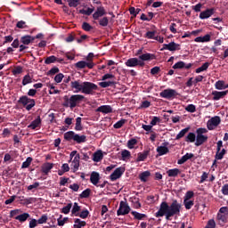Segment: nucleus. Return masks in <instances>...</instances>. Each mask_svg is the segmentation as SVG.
I'll return each instance as SVG.
<instances>
[{"label": "nucleus", "instance_id": "obj_1", "mask_svg": "<svg viewBox=\"0 0 228 228\" xmlns=\"http://www.w3.org/2000/svg\"><path fill=\"white\" fill-rule=\"evenodd\" d=\"M182 208L183 206L177 200H174L170 205L167 201H163L155 216L156 218L166 216V220H170L172 216H181Z\"/></svg>", "mask_w": 228, "mask_h": 228}, {"label": "nucleus", "instance_id": "obj_2", "mask_svg": "<svg viewBox=\"0 0 228 228\" xmlns=\"http://www.w3.org/2000/svg\"><path fill=\"white\" fill-rule=\"evenodd\" d=\"M71 90H75V94H85V95H95V92L99 90L96 84L88 81H81L80 79L70 82Z\"/></svg>", "mask_w": 228, "mask_h": 228}, {"label": "nucleus", "instance_id": "obj_3", "mask_svg": "<svg viewBox=\"0 0 228 228\" xmlns=\"http://www.w3.org/2000/svg\"><path fill=\"white\" fill-rule=\"evenodd\" d=\"M63 99L64 102L62 106H64V108H70V110H74V108L85 101V95L72 94L69 98L66 95Z\"/></svg>", "mask_w": 228, "mask_h": 228}, {"label": "nucleus", "instance_id": "obj_4", "mask_svg": "<svg viewBox=\"0 0 228 228\" xmlns=\"http://www.w3.org/2000/svg\"><path fill=\"white\" fill-rule=\"evenodd\" d=\"M64 140L67 142L73 140L76 143H85L86 142V135H79L74 131H69L64 134Z\"/></svg>", "mask_w": 228, "mask_h": 228}, {"label": "nucleus", "instance_id": "obj_5", "mask_svg": "<svg viewBox=\"0 0 228 228\" xmlns=\"http://www.w3.org/2000/svg\"><path fill=\"white\" fill-rule=\"evenodd\" d=\"M18 103L22 104V106L26 108L27 111H31V110H33V108H35L37 104L35 99H31L27 95H22L21 97H20V99L18 100Z\"/></svg>", "mask_w": 228, "mask_h": 228}, {"label": "nucleus", "instance_id": "obj_6", "mask_svg": "<svg viewBox=\"0 0 228 228\" xmlns=\"http://www.w3.org/2000/svg\"><path fill=\"white\" fill-rule=\"evenodd\" d=\"M131 213V207L127 204V201H121L119 204V208L117 210L118 216H124L126 215H129Z\"/></svg>", "mask_w": 228, "mask_h": 228}, {"label": "nucleus", "instance_id": "obj_7", "mask_svg": "<svg viewBox=\"0 0 228 228\" xmlns=\"http://www.w3.org/2000/svg\"><path fill=\"white\" fill-rule=\"evenodd\" d=\"M177 95H179V94L175 89H165L159 94V96L162 97V99L168 100L174 99L175 97H177Z\"/></svg>", "mask_w": 228, "mask_h": 228}, {"label": "nucleus", "instance_id": "obj_8", "mask_svg": "<svg viewBox=\"0 0 228 228\" xmlns=\"http://www.w3.org/2000/svg\"><path fill=\"white\" fill-rule=\"evenodd\" d=\"M220 122H222V119L219 116H215L212 118H210L207 123V127L208 131H213L215 127H218L220 126Z\"/></svg>", "mask_w": 228, "mask_h": 228}, {"label": "nucleus", "instance_id": "obj_9", "mask_svg": "<svg viewBox=\"0 0 228 228\" xmlns=\"http://www.w3.org/2000/svg\"><path fill=\"white\" fill-rule=\"evenodd\" d=\"M126 67H145V62L138 60V58H130L126 62Z\"/></svg>", "mask_w": 228, "mask_h": 228}, {"label": "nucleus", "instance_id": "obj_10", "mask_svg": "<svg viewBox=\"0 0 228 228\" xmlns=\"http://www.w3.org/2000/svg\"><path fill=\"white\" fill-rule=\"evenodd\" d=\"M181 51V45L175 42H170L169 44H164L160 51Z\"/></svg>", "mask_w": 228, "mask_h": 228}, {"label": "nucleus", "instance_id": "obj_11", "mask_svg": "<svg viewBox=\"0 0 228 228\" xmlns=\"http://www.w3.org/2000/svg\"><path fill=\"white\" fill-rule=\"evenodd\" d=\"M124 172H126V169L124 167L116 168L110 176V181H117V179H120V177H122V175H124Z\"/></svg>", "mask_w": 228, "mask_h": 228}, {"label": "nucleus", "instance_id": "obj_12", "mask_svg": "<svg viewBox=\"0 0 228 228\" xmlns=\"http://www.w3.org/2000/svg\"><path fill=\"white\" fill-rule=\"evenodd\" d=\"M53 168H54V164L51 162H45L41 167V172L43 175H49V173L51 172V170H53Z\"/></svg>", "mask_w": 228, "mask_h": 228}, {"label": "nucleus", "instance_id": "obj_13", "mask_svg": "<svg viewBox=\"0 0 228 228\" xmlns=\"http://www.w3.org/2000/svg\"><path fill=\"white\" fill-rule=\"evenodd\" d=\"M106 9L103 6H99L96 9V12L93 14V19L94 20H99L100 17H104L106 15Z\"/></svg>", "mask_w": 228, "mask_h": 228}, {"label": "nucleus", "instance_id": "obj_14", "mask_svg": "<svg viewBox=\"0 0 228 228\" xmlns=\"http://www.w3.org/2000/svg\"><path fill=\"white\" fill-rule=\"evenodd\" d=\"M212 15H215V8L207 9L200 13V19L204 20L205 19H209Z\"/></svg>", "mask_w": 228, "mask_h": 228}, {"label": "nucleus", "instance_id": "obj_15", "mask_svg": "<svg viewBox=\"0 0 228 228\" xmlns=\"http://www.w3.org/2000/svg\"><path fill=\"white\" fill-rule=\"evenodd\" d=\"M163 146L157 147V152L159 156H165V154H168L170 152V150H168V142H163Z\"/></svg>", "mask_w": 228, "mask_h": 228}, {"label": "nucleus", "instance_id": "obj_16", "mask_svg": "<svg viewBox=\"0 0 228 228\" xmlns=\"http://www.w3.org/2000/svg\"><path fill=\"white\" fill-rule=\"evenodd\" d=\"M228 91H213L212 95H213V101H220V99H224L225 95H227Z\"/></svg>", "mask_w": 228, "mask_h": 228}, {"label": "nucleus", "instance_id": "obj_17", "mask_svg": "<svg viewBox=\"0 0 228 228\" xmlns=\"http://www.w3.org/2000/svg\"><path fill=\"white\" fill-rule=\"evenodd\" d=\"M151 60H156V55L153 53H143L139 55V61H151Z\"/></svg>", "mask_w": 228, "mask_h": 228}, {"label": "nucleus", "instance_id": "obj_18", "mask_svg": "<svg viewBox=\"0 0 228 228\" xmlns=\"http://www.w3.org/2000/svg\"><path fill=\"white\" fill-rule=\"evenodd\" d=\"M20 42H21V44H23V45H29V44L35 42V37L33 36H29V35L22 36L20 37Z\"/></svg>", "mask_w": 228, "mask_h": 228}, {"label": "nucleus", "instance_id": "obj_19", "mask_svg": "<svg viewBox=\"0 0 228 228\" xmlns=\"http://www.w3.org/2000/svg\"><path fill=\"white\" fill-rule=\"evenodd\" d=\"M149 154H151V148L144 150L142 152H139L136 161H145Z\"/></svg>", "mask_w": 228, "mask_h": 228}, {"label": "nucleus", "instance_id": "obj_20", "mask_svg": "<svg viewBox=\"0 0 228 228\" xmlns=\"http://www.w3.org/2000/svg\"><path fill=\"white\" fill-rule=\"evenodd\" d=\"M100 179H101V175H99V173L95 171L91 173L90 181L92 184H94V186H97V184H99Z\"/></svg>", "mask_w": 228, "mask_h": 228}, {"label": "nucleus", "instance_id": "obj_21", "mask_svg": "<svg viewBox=\"0 0 228 228\" xmlns=\"http://www.w3.org/2000/svg\"><path fill=\"white\" fill-rule=\"evenodd\" d=\"M96 111L100 113H113V108H111L110 105H102L97 108Z\"/></svg>", "mask_w": 228, "mask_h": 228}, {"label": "nucleus", "instance_id": "obj_22", "mask_svg": "<svg viewBox=\"0 0 228 228\" xmlns=\"http://www.w3.org/2000/svg\"><path fill=\"white\" fill-rule=\"evenodd\" d=\"M41 124H42V118H40V116H37V118L35 120H33L31 124L28 126V128L35 130L37 129V127H40Z\"/></svg>", "mask_w": 228, "mask_h": 228}, {"label": "nucleus", "instance_id": "obj_23", "mask_svg": "<svg viewBox=\"0 0 228 228\" xmlns=\"http://www.w3.org/2000/svg\"><path fill=\"white\" fill-rule=\"evenodd\" d=\"M206 142H208V135H196V147H200V145H203Z\"/></svg>", "mask_w": 228, "mask_h": 228}, {"label": "nucleus", "instance_id": "obj_24", "mask_svg": "<svg viewBox=\"0 0 228 228\" xmlns=\"http://www.w3.org/2000/svg\"><path fill=\"white\" fill-rule=\"evenodd\" d=\"M191 158H195V155L193 153H186L180 159H178L177 164L184 165V163H186L188 159H191Z\"/></svg>", "mask_w": 228, "mask_h": 228}, {"label": "nucleus", "instance_id": "obj_25", "mask_svg": "<svg viewBox=\"0 0 228 228\" xmlns=\"http://www.w3.org/2000/svg\"><path fill=\"white\" fill-rule=\"evenodd\" d=\"M104 155L102 154V151H97L93 155V161L95 163H99V161H102Z\"/></svg>", "mask_w": 228, "mask_h": 228}, {"label": "nucleus", "instance_id": "obj_26", "mask_svg": "<svg viewBox=\"0 0 228 228\" xmlns=\"http://www.w3.org/2000/svg\"><path fill=\"white\" fill-rule=\"evenodd\" d=\"M197 139V135L193 132H190L187 136H185L184 142L187 143H193L195 142V140Z\"/></svg>", "mask_w": 228, "mask_h": 228}, {"label": "nucleus", "instance_id": "obj_27", "mask_svg": "<svg viewBox=\"0 0 228 228\" xmlns=\"http://www.w3.org/2000/svg\"><path fill=\"white\" fill-rule=\"evenodd\" d=\"M156 33H158L156 30H148L144 35V38H148V40L158 39V37H156Z\"/></svg>", "mask_w": 228, "mask_h": 228}, {"label": "nucleus", "instance_id": "obj_28", "mask_svg": "<svg viewBox=\"0 0 228 228\" xmlns=\"http://www.w3.org/2000/svg\"><path fill=\"white\" fill-rule=\"evenodd\" d=\"M215 86L216 90H225V88H228V84L225 85V81L224 80H218L216 82Z\"/></svg>", "mask_w": 228, "mask_h": 228}, {"label": "nucleus", "instance_id": "obj_29", "mask_svg": "<svg viewBox=\"0 0 228 228\" xmlns=\"http://www.w3.org/2000/svg\"><path fill=\"white\" fill-rule=\"evenodd\" d=\"M168 177H177L179 174H181V170L179 168H173L167 171Z\"/></svg>", "mask_w": 228, "mask_h": 228}, {"label": "nucleus", "instance_id": "obj_30", "mask_svg": "<svg viewBox=\"0 0 228 228\" xmlns=\"http://www.w3.org/2000/svg\"><path fill=\"white\" fill-rule=\"evenodd\" d=\"M134 220H145V218L147 217V215L145 214H142L136 211H132L131 212Z\"/></svg>", "mask_w": 228, "mask_h": 228}, {"label": "nucleus", "instance_id": "obj_31", "mask_svg": "<svg viewBox=\"0 0 228 228\" xmlns=\"http://www.w3.org/2000/svg\"><path fill=\"white\" fill-rule=\"evenodd\" d=\"M149 177H151V171H144V172L141 173L139 175V179L142 183H147V179H149Z\"/></svg>", "mask_w": 228, "mask_h": 228}, {"label": "nucleus", "instance_id": "obj_32", "mask_svg": "<svg viewBox=\"0 0 228 228\" xmlns=\"http://www.w3.org/2000/svg\"><path fill=\"white\" fill-rule=\"evenodd\" d=\"M209 65H211V63L209 62L203 63L201 67L196 69L195 70L196 74H200V72H204L208 70V69H209Z\"/></svg>", "mask_w": 228, "mask_h": 228}, {"label": "nucleus", "instance_id": "obj_33", "mask_svg": "<svg viewBox=\"0 0 228 228\" xmlns=\"http://www.w3.org/2000/svg\"><path fill=\"white\" fill-rule=\"evenodd\" d=\"M74 222H75V224L73 225L74 228H81V227H85L86 225V222L82 221L79 218H76Z\"/></svg>", "mask_w": 228, "mask_h": 228}, {"label": "nucleus", "instance_id": "obj_34", "mask_svg": "<svg viewBox=\"0 0 228 228\" xmlns=\"http://www.w3.org/2000/svg\"><path fill=\"white\" fill-rule=\"evenodd\" d=\"M115 85H117V82L115 81H103L99 83V86H101L102 88H108V86H115Z\"/></svg>", "mask_w": 228, "mask_h": 228}, {"label": "nucleus", "instance_id": "obj_35", "mask_svg": "<svg viewBox=\"0 0 228 228\" xmlns=\"http://www.w3.org/2000/svg\"><path fill=\"white\" fill-rule=\"evenodd\" d=\"M29 218L28 213H23L15 217V220H18L19 222H26Z\"/></svg>", "mask_w": 228, "mask_h": 228}, {"label": "nucleus", "instance_id": "obj_36", "mask_svg": "<svg viewBox=\"0 0 228 228\" xmlns=\"http://www.w3.org/2000/svg\"><path fill=\"white\" fill-rule=\"evenodd\" d=\"M61 218H63V216L60 215L59 218L57 219V224L59 227H63V225L69 222V217H64L63 219Z\"/></svg>", "mask_w": 228, "mask_h": 228}, {"label": "nucleus", "instance_id": "obj_37", "mask_svg": "<svg viewBox=\"0 0 228 228\" xmlns=\"http://www.w3.org/2000/svg\"><path fill=\"white\" fill-rule=\"evenodd\" d=\"M188 131H190V127H185V128L182 129L176 135L175 140H181V138H184V136L186 135V133H188Z\"/></svg>", "mask_w": 228, "mask_h": 228}, {"label": "nucleus", "instance_id": "obj_38", "mask_svg": "<svg viewBox=\"0 0 228 228\" xmlns=\"http://www.w3.org/2000/svg\"><path fill=\"white\" fill-rule=\"evenodd\" d=\"M31 83H33V77H31L29 74L25 75L22 79L23 86H26V85H29Z\"/></svg>", "mask_w": 228, "mask_h": 228}, {"label": "nucleus", "instance_id": "obj_39", "mask_svg": "<svg viewBox=\"0 0 228 228\" xmlns=\"http://www.w3.org/2000/svg\"><path fill=\"white\" fill-rule=\"evenodd\" d=\"M219 224H227V216L225 214H217Z\"/></svg>", "mask_w": 228, "mask_h": 228}, {"label": "nucleus", "instance_id": "obj_40", "mask_svg": "<svg viewBox=\"0 0 228 228\" xmlns=\"http://www.w3.org/2000/svg\"><path fill=\"white\" fill-rule=\"evenodd\" d=\"M99 24L102 28H106L108 26V24H110V19H108V17H103L99 20Z\"/></svg>", "mask_w": 228, "mask_h": 228}, {"label": "nucleus", "instance_id": "obj_41", "mask_svg": "<svg viewBox=\"0 0 228 228\" xmlns=\"http://www.w3.org/2000/svg\"><path fill=\"white\" fill-rule=\"evenodd\" d=\"M127 120L122 118L119 121H118L116 124L113 125L114 129H120L121 127L124 126V124H126Z\"/></svg>", "mask_w": 228, "mask_h": 228}, {"label": "nucleus", "instance_id": "obj_42", "mask_svg": "<svg viewBox=\"0 0 228 228\" xmlns=\"http://www.w3.org/2000/svg\"><path fill=\"white\" fill-rule=\"evenodd\" d=\"M56 60H58V58H56V56L51 55L45 60V65H51V63H54L56 61Z\"/></svg>", "mask_w": 228, "mask_h": 228}, {"label": "nucleus", "instance_id": "obj_43", "mask_svg": "<svg viewBox=\"0 0 228 228\" xmlns=\"http://www.w3.org/2000/svg\"><path fill=\"white\" fill-rule=\"evenodd\" d=\"M121 158L123 161H126V159H129V158H131V151L124 150L123 151H121Z\"/></svg>", "mask_w": 228, "mask_h": 228}, {"label": "nucleus", "instance_id": "obj_44", "mask_svg": "<svg viewBox=\"0 0 228 228\" xmlns=\"http://www.w3.org/2000/svg\"><path fill=\"white\" fill-rule=\"evenodd\" d=\"M33 161V158L28 157L26 161H24L21 165V168H29L31 162Z\"/></svg>", "mask_w": 228, "mask_h": 228}, {"label": "nucleus", "instance_id": "obj_45", "mask_svg": "<svg viewBox=\"0 0 228 228\" xmlns=\"http://www.w3.org/2000/svg\"><path fill=\"white\" fill-rule=\"evenodd\" d=\"M225 154H227V151L223 149L221 151H219V153H216L215 159L218 160L224 159V156H225Z\"/></svg>", "mask_w": 228, "mask_h": 228}, {"label": "nucleus", "instance_id": "obj_46", "mask_svg": "<svg viewBox=\"0 0 228 228\" xmlns=\"http://www.w3.org/2000/svg\"><path fill=\"white\" fill-rule=\"evenodd\" d=\"M76 131H83V126L81 125V118H76V126H75Z\"/></svg>", "mask_w": 228, "mask_h": 228}, {"label": "nucleus", "instance_id": "obj_47", "mask_svg": "<svg viewBox=\"0 0 228 228\" xmlns=\"http://www.w3.org/2000/svg\"><path fill=\"white\" fill-rule=\"evenodd\" d=\"M92 192V190L86 189L82 191V193L79 195L80 199H88L90 197V193Z\"/></svg>", "mask_w": 228, "mask_h": 228}, {"label": "nucleus", "instance_id": "obj_48", "mask_svg": "<svg viewBox=\"0 0 228 228\" xmlns=\"http://www.w3.org/2000/svg\"><path fill=\"white\" fill-rule=\"evenodd\" d=\"M82 29H84V31H92V29H94V27L90 25V23L84 21L82 23Z\"/></svg>", "mask_w": 228, "mask_h": 228}, {"label": "nucleus", "instance_id": "obj_49", "mask_svg": "<svg viewBox=\"0 0 228 228\" xmlns=\"http://www.w3.org/2000/svg\"><path fill=\"white\" fill-rule=\"evenodd\" d=\"M70 209H72V203H69L67 206L61 208V213L64 215H69L70 213Z\"/></svg>", "mask_w": 228, "mask_h": 228}, {"label": "nucleus", "instance_id": "obj_50", "mask_svg": "<svg viewBox=\"0 0 228 228\" xmlns=\"http://www.w3.org/2000/svg\"><path fill=\"white\" fill-rule=\"evenodd\" d=\"M136 143H138V141L134 138L130 139L127 142V147L128 149H134V145H136Z\"/></svg>", "mask_w": 228, "mask_h": 228}, {"label": "nucleus", "instance_id": "obj_51", "mask_svg": "<svg viewBox=\"0 0 228 228\" xmlns=\"http://www.w3.org/2000/svg\"><path fill=\"white\" fill-rule=\"evenodd\" d=\"M16 28H18L19 29H26V28H28V25L26 24V21L20 20L16 23Z\"/></svg>", "mask_w": 228, "mask_h": 228}, {"label": "nucleus", "instance_id": "obj_52", "mask_svg": "<svg viewBox=\"0 0 228 228\" xmlns=\"http://www.w3.org/2000/svg\"><path fill=\"white\" fill-rule=\"evenodd\" d=\"M76 69H86V61H79L75 64Z\"/></svg>", "mask_w": 228, "mask_h": 228}, {"label": "nucleus", "instance_id": "obj_53", "mask_svg": "<svg viewBox=\"0 0 228 228\" xmlns=\"http://www.w3.org/2000/svg\"><path fill=\"white\" fill-rule=\"evenodd\" d=\"M185 110L189 113H195L197 111V107H195L194 104H189V105L186 106Z\"/></svg>", "mask_w": 228, "mask_h": 228}, {"label": "nucleus", "instance_id": "obj_54", "mask_svg": "<svg viewBox=\"0 0 228 228\" xmlns=\"http://www.w3.org/2000/svg\"><path fill=\"white\" fill-rule=\"evenodd\" d=\"M79 1L80 0H68L69 6L70 8H77V6L79 5Z\"/></svg>", "mask_w": 228, "mask_h": 228}, {"label": "nucleus", "instance_id": "obj_55", "mask_svg": "<svg viewBox=\"0 0 228 228\" xmlns=\"http://www.w3.org/2000/svg\"><path fill=\"white\" fill-rule=\"evenodd\" d=\"M58 72H60V69L53 67L47 72V76H54V74H58Z\"/></svg>", "mask_w": 228, "mask_h": 228}, {"label": "nucleus", "instance_id": "obj_56", "mask_svg": "<svg viewBox=\"0 0 228 228\" xmlns=\"http://www.w3.org/2000/svg\"><path fill=\"white\" fill-rule=\"evenodd\" d=\"M185 63L183 61H180L176 62L174 66L173 69H184Z\"/></svg>", "mask_w": 228, "mask_h": 228}, {"label": "nucleus", "instance_id": "obj_57", "mask_svg": "<svg viewBox=\"0 0 228 228\" xmlns=\"http://www.w3.org/2000/svg\"><path fill=\"white\" fill-rule=\"evenodd\" d=\"M216 223L215 222L214 219L208 220L207 225L205 226V228H216Z\"/></svg>", "mask_w": 228, "mask_h": 228}, {"label": "nucleus", "instance_id": "obj_58", "mask_svg": "<svg viewBox=\"0 0 228 228\" xmlns=\"http://www.w3.org/2000/svg\"><path fill=\"white\" fill-rule=\"evenodd\" d=\"M208 133V129L206 128H198L196 130L197 136H204Z\"/></svg>", "mask_w": 228, "mask_h": 228}, {"label": "nucleus", "instance_id": "obj_59", "mask_svg": "<svg viewBox=\"0 0 228 228\" xmlns=\"http://www.w3.org/2000/svg\"><path fill=\"white\" fill-rule=\"evenodd\" d=\"M195 195V193L192 191H188L185 193L184 196V200H190V199H193V196Z\"/></svg>", "mask_w": 228, "mask_h": 228}, {"label": "nucleus", "instance_id": "obj_60", "mask_svg": "<svg viewBox=\"0 0 228 228\" xmlns=\"http://www.w3.org/2000/svg\"><path fill=\"white\" fill-rule=\"evenodd\" d=\"M63 77L64 76L62 75V73L57 74L54 77L55 83H61V81H63Z\"/></svg>", "mask_w": 228, "mask_h": 228}, {"label": "nucleus", "instance_id": "obj_61", "mask_svg": "<svg viewBox=\"0 0 228 228\" xmlns=\"http://www.w3.org/2000/svg\"><path fill=\"white\" fill-rule=\"evenodd\" d=\"M88 215H90V212H89L87 209H86V210H83V211L78 215V216H79L80 218L85 219V218H88Z\"/></svg>", "mask_w": 228, "mask_h": 228}, {"label": "nucleus", "instance_id": "obj_62", "mask_svg": "<svg viewBox=\"0 0 228 228\" xmlns=\"http://www.w3.org/2000/svg\"><path fill=\"white\" fill-rule=\"evenodd\" d=\"M191 9L196 12V13H199L200 10H202V4L200 3L197 4L196 5H192Z\"/></svg>", "mask_w": 228, "mask_h": 228}, {"label": "nucleus", "instance_id": "obj_63", "mask_svg": "<svg viewBox=\"0 0 228 228\" xmlns=\"http://www.w3.org/2000/svg\"><path fill=\"white\" fill-rule=\"evenodd\" d=\"M12 74L14 76H17V74H22V67L20 66L15 67L14 69L12 70Z\"/></svg>", "mask_w": 228, "mask_h": 228}, {"label": "nucleus", "instance_id": "obj_64", "mask_svg": "<svg viewBox=\"0 0 228 228\" xmlns=\"http://www.w3.org/2000/svg\"><path fill=\"white\" fill-rule=\"evenodd\" d=\"M183 204L186 209H190L193 206V200H184Z\"/></svg>", "mask_w": 228, "mask_h": 228}]
</instances>
